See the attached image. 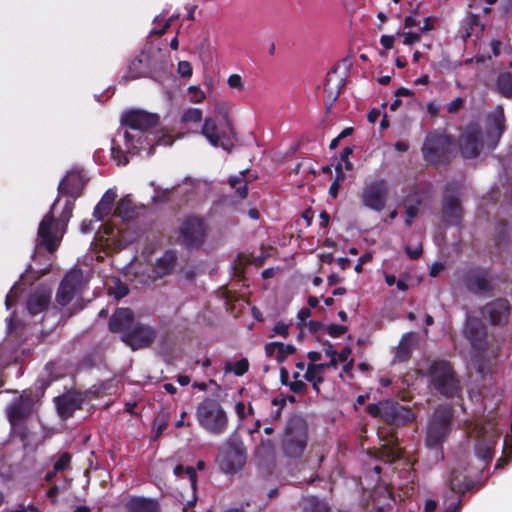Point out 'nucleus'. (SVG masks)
Masks as SVG:
<instances>
[{
  "label": "nucleus",
  "instance_id": "nucleus-53",
  "mask_svg": "<svg viewBox=\"0 0 512 512\" xmlns=\"http://www.w3.org/2000/svg\"><path fill=\"white\" fill-rule=\"evenodd\" d=\"M311 316L310 309L302 308L299 310L297 318L300 325H305L308 318Z\"/></svg>",
  "mask_w": 512,
  "mask_h": 512
},
{
  "label": "nucleus",
  "instance_id": "nucleus-14",
  "mask_svg": "<svg viewBox=\"0 0 512 512\" xmlns=\"http://www.w3.org/2000/svg\"><path fill=\"white\" fill-rule=\"evenodd\" d=\"M306 440V432L302 426L295 431L289 428L283 439L285 453L291 457L301 455L306 447Z\"/></svg>",
  "mask_w": 512,
  "mask_h": 512
},
{
  "label": "nucleus",
  "instance_id": "nucleus-59",
  "mask_svg": "<svg viewBox=\"0 0 512 512\" xmlns=\"http://www.w3.org/2000/svg\"><path fill=\"white\" fill-rule=\"evenodd\" d=\"M502 43L499 40H492L490 43V47L492 50V56L496 57L500 53V47Z\"/></svg>",
  "mask_w": 512,
  "mask_h": 512
},
{
  "label": "nucleus",
  "instance_id": "nucleus-6",
  "mask_svg": "<svg viewBox=\"0 0 512 512\" xmlns=\"http://www.w3.org/2000/svg\"><path fill=\"white\" fill-rule=\"evenodd\" d=\"M245 462L246 453L243 443L235 437L229 438L217 457L219 468L225 473H234L240 470Z\"/></svg>",
  "mask_w": 512,
  "mask_h": 512
},
{
  "label": "nucleus",
  "instance_id": "nucleus-63",
  "mask_svg": "<svg viewBox=\"0 0 512 512\" xmlns=\"http://www.w3.org/2000/svg\"><path fill=\"white\" fill-rule=\"evenodd\" d=\"M380 116V111L378 109H372L368 113V121L372 124H374Z\"/></svg>",
  "mask_w": 512,
  "mask_h": 512
},
{
  "label": "nucleus",
  "instance_id": "nucleus-43",
  "mask_svg": "<svg viewBox=\"0 0 512 512\" xmlns=\"http://www.w3.org/2000/svg\"><path fill=\"white\" fill-rule=\"evenodd\" d=\"M351 354H352V350H351V348L349 346H345L339 353H337V358H338L339 362H343V363L348 362L344 366L345 370H347L349 368V366H351V364L353 362V360L350 359Z\"/></svg>",
  "mask_w": 512,
  "mask_h": 512
},
{
  "label": "nucleus",
  "instance_id": "nucleus-3",
  "mask_svg": "<svg viewBox=\"0 0 512 512\" xmlns=\"http://www.w3.org/2000/svg\"><path fill=\"white\" fill-rule=\"evenodd\" d=\"M57 203L58 201H55L51 210L43 217L37 232L38 245L45 247L49 252H53L60 244L73 210V204L66 201L61 215L55 220L53 211Z\"/></svg>",
  "mask_w": 512,
  "mask_h": 512
},
{
  "label": "nucleus",
  "instance_id": "nucleus-9",
  "mask_svg": "<svg viewBox=\"0 0 512 512\" xmlns=\"http://www.w3.org/2000/svg\"><path fill=\"white\" fill-rule=\"evenodd\" d=\"M430 376L436 389L446 396H453L459 389L458 381L445 361L434 362L430 368Z\"/></svg>",
  "mask_w": 512,
  "mask_h": 512
},
{
  "label": "nucleus",
  "instance_id": "nucleus-64",
  "mask_svg": "<svg viewBox=\"0 0 512 512\" xmlns=\"http://www.w3.org/2000/svg\"><path fill=\"white\" fill-rule=\"evenodd\" d=\"M345 167L346 170H351L352 164L349 162L348 159H341V162L336 166V171L340 172L342 170V167Z\"/></svg>",
  "mask_w": 512,
  "mask_h": 512
},
{
  "label": "nucleus",
  "instance_id": "nucleus-8",
  "mask_svg": "<svg viewBox=\"0 0 512 512\" xmlns=\"http://www.w3.org/2000/svg\"><path fill=\"white\" fill-rule=\"evenodd\" d=\"M451 138L444 132L434 131L427 135L422 151L426 161L437 164L450 151Z\"/></svg>",
  "mask_w": 512,
  "mask_h": 512
},
{
  "label": "nucleus",
  "instance_id": "nucleus-41",
  "mask_svg": "<svg viewBox=\"0 0 512 512\" xmlns=\"http://www.w3.org/2000/svg\"><path fill=\"white\" fill-rule=\"evenodd\" d=\"M71 457L68 453H62L54 463V471L61 472L69 467Z\"/></svg>",
  "mask_w": 512,
  "mask_h": 512
},
{
  "label": "nucleus",
  "instance_id": "nucleus-49",
  "mask_svg": "<svg viewBox=\"0 0 512 512\" xmlns=\"http://www.w3.org/2000/svg\"><path fill=\"white\" fill-rule=\"evenodd\" d=\"M403 44L405 45H413L420 41V34L414 32H403Z\"/></svg>",
  "mask_w": 512,
  "mask_h": 512
},
{
  "label": "nucleus",
  "instance_id": "nucleus-2",
  "mask_svg": "<svg viewBox=\"0 0 512 512\" xmlns=\"http://www.w3.org/2000/svg\"><path fill=\"white\" fill-rule=\"evenodd\" d=\"M505 129L504 110L497 106L486 118V134L483 136L476 124L467 127L460 142V149L463 157H476L484 148L493 150Z\"/></svg>",
  "mask_w": 512,
  "mask_h": 512
},
{
  "label": "nucleus",
  "instance_id": "nucleus-32",
  "mask_svg": "<svg viewBox=\"0 0 512 512\" xmlns=\"http://www.w3.org/2000/svg\"><path fill=\"white\" fill-rule=\"evenodd\" d=\"M449 483L451 490L457 493H463L470 488V483L467 480V477L463 476L461 473L453 472Z\"/></svg>",
  "mask_w": 512,
  "mask_h": 512
},
{
  "label": "nucleus",
  "instance_id": "nucleus-48",
  "mask_svg": "<svg viewBox=\"0 0 512 512\" xmlns=\"http://www.w3.org/2000/svg\"><path fill=\"white\" fill-rule=\"evenodd\" d=\"M177 71L182 77H190L192 75V66L188 61H180Z\"/></svg>",
  "mask_w": 512,
  "mask_h": 512
},
{
  "label": "nucleus",
  "instance_id": "nucleus-5",
  "mask_svg": "<svg viewBox=\"0 0 512 512\" xmlns=\"http://www.w3.org/2000/svg\"><path fill=\"white\" fill-rule=\"evenodd\" d=\"M452 417V410L449 406L437 409L431 418L426 432V445L435 450V457L441 456L439 448L449 433V425Z\"/></svg>",
  "mask_w": 512,
  "mask_h": 512
},
{
  "label": "nucleus",
  "instance_id": "nucleus-57",
  "mask_svg": "<svg viewBox=\"0 0 512 512\" xmlns=\"http://www.w3.org/2000/svg\"><path fill=\"white\" fill-rule=\"evenodd\" d=\"M426 108H427V112H428V114H429V115H431L432 117L437 116V115H438V113H439V110H440L439 105H437V104H436L435 102H433V101L428 102V104H427V107H426Z\"/></svg>",
  "mask_w": 512,
  "mask_h": 512
},
{
  "label": "nucleus",
  "instance_id": "nucleus-40",
  "mask_svg": "<svg viewBox=\"0 0 512 512\" xmlns=\"http://www.w3.org/2000/svg\"><path fill=\"white\" fill-rule=\"evenodd\" d=\"M227 85L230 89L241 93L245 90V83L239 74H231L227 79Z\"/></svg>",
  "mask_w": 512,
  "mask_h": 512
},
{
  "label": "nucleus",
  "instance_id": "nucleus-44",
  "mask_svg": "<svg viewBox=\"0 0 512 512\" xmlns=\"http://www.w3.org/2000/svg\"><path fill=\"white\" fill-rule=\"evenodd\" d=\"M8 417L12 425H14L17 421L22 418V414L20 412V403L15 402L8 409Z\"/></svg>",
  "mask_w": 512,
  "mask_h": 512
},
{
  "label": "nucleus",
  "instance_id": "nucleus-37",
  "mask_svg": "<svg viewBox=\"0 0 512 512\" xmlns=\"http://www.w3.org/2000/svg\"><path fill=\"white\" fill-rule=\"evenodd\" d=\"M203 113L199 108L189 107L185 109L181 116L182 123H199L202 120Z\"/></svg>",
  "mask_w": 512,
  "mask_h": 512
},
{
  "label": "nucleus",
  "instance_id": "nucleus-42",
  "mask_svg": "<svg viewBox=\"0 0 512 512\" xmlns=\"http://www.w3.org/2000/svg\"><path fill=\"white\" fill-rule=\"evenodd\" d=\"M400 456V450L397 447H390L384 445L381 451V457L386 458L387 461L392 462Z\"/></svg>",
  "mask_w": 512,
  "mask_h": 512
},
{
  "label": "nucleus",
  "instance_id": "nucleus-26",
  "mask_svg": "<svg viewBox=\"0 0 512 512\" xmlns=\"http://www.w3.org/2000/svg\"><path fill=\"white\" fill-rule=\"evenodd\" d=\"M176 256L173 252L167 251L155 263L153 268L154 276L151 281L156 280L170 273L175 265Z\"/></svg>",
  "mask_w": 512,
  "mask_h": 512
},
{
  "label": "nucleus",
  "instance_id": "nucleus-18",
  "mask_svg": "<svg viewBox=\"0 0 512 512\" xmlns=\"http://www.w3.org/2000/svg\"><path fill=\"white\" fill-rule=\"evenodd\" d=\"M51 298V292L46 289L34 291L27 300V309L31 315H36L44 311Z\"/></svg>",
  "mask_w": 512,
  "mask_h": 512
},
{
  "label": "nucleus",
  "instance_id": "nucleus-24",
  "mask_svg": "<svg viewBox=\"0 0 512 512\" xmlns=\"http://www.w3.org/2000/svg\"><path fill=\"white\" fill-rule=\"evenodd\" d=\"M128 512H159L158 502L143 497H132L126 503Z\"/></svg>",
  "mask_w": 512,
  "mask_h": 512
},
{
  "label": "nucleus",
  "instance_id": "nucleus-13",
  "mask_svg": "<svg viewBox=\"0 0 512 512\" xmlns=\"http://www.w3.org/2000/svg\"><path fill=\"white\" fill-rule=\"evenodd\" d=\"M181 236L188 246L202 243L205 236V225L200 218H188L181 227Z\"/></svg>",
  "mask_w": 512,
  "mask_h": 512
},
{
  "label": "nucleus",
  "instance_id": "nucleus-7",
  "mask_svg": "<svg viewBox=\"0 0 512 512\" xmlns=\"http://www.w3.org/2000/svg\"><path fill=\"white\" fill-rule=\"evenodd\" d=\"M388 195V182L385 179H374L363 187L361 202L366 208L380 212L386 207Z\"/></svg>",
  "mask_w": 512,
  "mask_h": 512
},
{
  "label": "nucleus",
  "instance_id": "nucleus-25",
  "mask_svg": "<svg viewBox=\"0 0 512 512\" xmlns=\"http://www.w3.org/2000/svg\"><path fill=\"white\" fill-rule=\"evenodd\" d=\"M117 197L115 189L107 190L94 209V217L97 221L103 220L112 210V205Z\"/></svg>",
  "mask_w": 512,
  "mask_h": 512
},
{
  "label": "nucleus",
  "instance_id": "nucleus-34",
  "mask_svg": "<svg viewBox=\"0 0 512 512\" xmlns=\"http://www.w3.org/2000/svg\"><path fill=\"white\" fill-rule=\"evenodd\" d=\"M497 87L505 97L512 98V75L510 73L500 74L497 80Z\"/></svg>",
  "mask_w": 512,
  "mask_h": 512
},
{
  "label": "nucleus",
  "instance_id": "nucleus-46",
  "mask_svg": "<svg viewBox=\"0 0 512 512\" xmlns=\"http://www.w3.org/2000/svg\"><path fill=\"white\" fill-rule=\"evenodd\" d=\"M418 214V204L416 205H409L406 207L405 210V224L407 226H410L414 220V218Z\"/></svg>",
  "mask_w": 512,
  "mask_h": 512
},
{
  "label": "nucleus",
  "instance_id": "nucleus-35",
  "mask_svg": "<svg viewBox=\"0 0 512 512\" xmlns=\"http://www.w3.org/2000/svg\"><path fill=\"white\" fill-rule=\"evenodd\" d=\"M78 182V176L77 175H69L66 178H64L60 184H59V191L60 193L68 194L72 197L78 195L79 189L72 187L74 183Z\"/></svg>",
  "mask_w": 512,
  "mask_h": 512
},
{
  "label": "nucleus",
  "instance_id": "nucleus-45",
  "mask_svg": "<svg viewBox=\"0 0 512 512\" xmlns=\"http://www.w3.org/2000/svg\"><path fill=\"white\" fill-rule=\"evenodd\" d=\"M294 381L289 384L291 391L301 393L306 389V384L300 379L299 373H294Z\"/></svg>",
  "mask_w": 512,
  "mask_h": 512
},
{
  "label": "nucleus",
  "instance_id": "nucleus-19",
  "mask_svg": "<svg viewBox=\"0 0 512 512\" xmlns=\"http://www.w3.org/2000/svg\"><path fill=\"white\" fill-rule=\"evenodd\" d=\"M397 403L394 401L386 400L375 404H371L368 407V411L372 417L381 418L385 422L391 423L393 416L396 413Z\"/></svg>",
  "mask_w": 512,
  "mask_h": 512
},
{
  "label": "nucleus",
  "instance_id": "nucleus-16",
  "mask_svg": "<svg viewBox=\"0 0 512 512\" xmlns=\"http://www.w3.org/2000/svg\"><path fill=\"white\" fill-rule=\"evenodd\" d=\"M464 334L475 349H480L486 343V331L482 322L474 317L467 319Z\"/></svg>",
  "mask_w": 512,
  "mask_h": 512
},
{
  "label": "nucleus",
  "instance_id": "nucleus-17",
  "mask_svg": "<svg viewBox=\"0 0 512 512\" xmlns=\"http://www.w3.org/2000/svg\"><path fill=\"white\" fill-rule=\"evenodd\" d=\"M133 327V314L128 308L118 309L109 321V329L112 332H123L125 334Z\"/></svg>",
  "mask_w": 512,
  "mask_h": 512
},
{
  "label": "nucleus",
  "instance_id": "nucleus-33",
  "mask_svg": "<svg viewBox=\"0 0 512 512\" xmlns=\"http://www.w3.org/2000/svg\"><path fill=\"white\" fill-rule=\"evenodd\" d=\"M245 171L240 172L237 176H232L229 179V183L233 189H235L236 194L240 198H245L247 196V182L244 181Z\"/></svg>",
  "mask_w": 512,
  "mask_h": 512
},
{
  "label": "nucleus",
  "instance_id": "nucleus-56",
  "mask_svg": "<svg viewBox=\"0 0 512 512\" xmlns=\"http://www.w3.org/2000/svg\"><path fill=\"white\" fill-rule=\"evenodd\" d=\"M185 473L187 474L189 480H190V485L193 489H195L196 487V481H197V474H196V471L194 468L192 467H188L185 469Z\"/></svg>",
  "mask_w": 512,
  "mask_h": 512
},
{
  "label": "nucleus",
  "instance_id": "nucleus-23",
  "mask_svg": "<svg viewBox=\"0 0 512 512\" xmlns=\"http://www.w3.org/2000/svg\"><path fill=\"white\" fill-rule=\"evenodd\" d=\"M466 286L469 291L481 294L489 290L490 284L487 274L480 271L471 272L466 279Z\"/></svg>",
  "mask_w": 512,
  "mask_h": 512
},
{
  "label": "nucleus",
  "instance_id": "nucleus-11",
  "mask_svg": "<svg viewBox=\"0 0 512 512\" xmlns=\"http://www.w3.org/2000/svg\"><path fill=\"white\" fill-rule=\"evenodd\" d=\"M155 339V331L144 325H135L129 332L122 335V340L133 350L149 346Z\"/></svg>",
  "mask_w": 512,
  "mask_h": 512
},
{
  "label": "nucleus",
  "instance_id": "nucleus-54",
  "mask_svg": "<svg viewBox=\"0 0 512 512\" xmlns=\"http://www.w3.org/2000/svg\"><path fill=\"white\" fill-rule=\"evenodd\" d=\"M343 179V176L338 175L335 181L331 184L329 188V193L333 198H336L338 195L339 187H340V180Z\"/></svg>",
  "mask_w": 512,
  "mask_h": 512
},
{
  "label": "nucleus",
  "instance_id": "nucleus-36",
  "mask_svg": "<svg viewBox=\"0 0 512 512\" xmlns=\"http://www.w3.org/2000/svg\"><path fill=\"white\" fill-rule=\"evenodd\" d=\"M395 410L396 413H394L395 415L393 416L391 423L399 424L413 421L414 415L409 408L401 406L397 403V409Z\"/></svg>",
  "mask_w": 512,
  "mask_h": 512
},
{
  "label": "nucleus",
  "instance_id": "nucleus-29",
  "mask_svg": "<svg viewBox=\"0 0 512 512\" xmlns=\"http://www.w3.org/2000/svg\"><path fill=\"white\" fill-rule=\"evenodd\" d=\"M444 213L451 222L457 221L461 217V207L458 199L454 197L445 198Z\"/></svg>",
  "mask_w": 512,
  "mask_h": 512
},
{
  "label": "nucleus",
  "instance_id": "nucleus-30",
  "mask_svg": "<svg viewBox=\"0 0 512 512\" xmlns=\"http://www.w3.org/2000/svg\"><path fill=\"white\" fill-rule=\"evenodd\" d=\"M146 60L144 56H139L131 61L128 68L129 78L136 79L142 77L146 73Z\"/></svg>",
  "mask_w": 512,
  "mask_h": 512
},
{
  "label": "nucleus",
  "instance_id": "nucleus-62",
  "mask_svg": "<svg viewBox=\"0 0 512 512\" xmlns=\"http://www.w3.org/2000/svg\"><path fill=\"white\" fill-rule=\"evenodd\" d=\"M310 363H318L321 360V353L317 351H310L307 354Z\"/></svg>",
  "mask_w": 512,
  "mask_h": 512
},
{
  "label": "nucleus",
  "instance_id": "nucleus-51",
  "mask_svg": "<svg viewBox=\"0 0 512 512\" xmlns=\"http://www.w3.org/2000/svg\"><path fill=\"white\" fill-rule=\"evenodd\" d=\"M487 5L481 6L482 0H474L473 4L470 5L471 8L477 9L478 7L481 9L483 14H488L490 12L489 5L496 2V0H484Z\"/></svg>",
  "mask_w": 512,
  "mask_h": 512
},
{
  "label": "nucleus",
  "instance_id": "nucleus-4",
  "mask_svg": "<svg viewBox=\"0 0 512 512\" xmlns=\"http://www.w3.org/2000/svg\"><path fill=\"white\" fill-rule=\"evenodd\" d=\"M196 419L200 427L212 434L226 430L228 417L221 404L211 398L204 399L196 408Z\"/></svg>",
  "mask_w": 512,
  "mask_h": 512
},
{
  "label": "nucleus",
  "instance_id": "nucleus-28",
  "mask_svg": "<svg viewBox=\"0 0 512 512\" xmlns=\"http://www.w3.org/2000/svg\"><path fill=\"white\" fill-rule=\"evenodd\" d=\"M114 213L123 220H131L135 216L136 211L132 201L124 197L117 203Z\"/></svg>",
  "mask_w": 512,
  "mask_h": 512
},
{
  "label": "nucleus",
  "instance_id": "nucleus-12",
  "mask_svg": "<svg viewBox=\"0 0 512 512\" xmlns=\"http://www.w3.org/2000/svg\"><path fill=\"white\" fill-rule=\"evenodd\" d=\"M81 273L79 271L69 272L63 279L56 300L58 304L65 306L69 304L75 295L80 291Z\"/></svg>",
  "mask_w": 512,
  "mask_h": 512
},
{
  "label": "nucleus",
  "instance_id": "nucleus-10",
  "mask_svg": "<svg viewBox=\"0 0 512 512\" xmlns=\"http://www.w3.org/2000/svg\"><path fill=\"white\" fill-rule=\"evenodd\" d=\"M477 443L475 446L476 455L485 462L493 458V449L498 438V433L493 426L489 428L480 427L477 430Z\"/></svg>",
  "mask_w": 512,
  "mask_h": 512
},
{
  "label": "nucleus",
  "instance_id": "nucleus-15",
  "mask_svg": "<svg viewBox=\"0 0 512 512\" xmlns=\"http://www.w3.org/2000/svg\"><path fill=\"white\" fill-rule=\"evenodd\" d=\"M508 314L509 303L503 299L488 303L482 310L483 317L487 318L492 325H500L506 322Z\"/></svg>",
  "mask_w": 512,
  "mask_h": 512
},
{
  "label": "nucleus",
  "instance_id": "nucleus-38",
  "mask_svg": "<svg viewBox=\"0 0 512 512\" xmlns=\"http://www.w3.org/2000/svg\"><path fill=\"white\" fill-rule=\"evenodd\" d=\"M249 363L246 359H240L234 363H227L225 365L226 372H233L237 376L243 375L247 372Z\"/></svg>",
  "mask_w": 512,
  "mask_h": 512
},
{
  "label": "nucleus",
  "instance_id": "nucleus-60",
  "mask_svg": "<svg viewBox=\"0 0 512 512\" xmlns=\"http://www.w3.org/2000/svg\"><path fill=\"white\" fill-rule=\"evenodd\" d=\"M406 252L408 253V255L415 259L417 257H419L421 255V252H422V248L420 245H418L417 247H415L414 249H411L410 247H407L406 248Z\"/></svg>",
  "mask_w": 512,
  "mask_h": 512
},
{
  "label": "nucleus",
  "instance_id": "nucleus-20",
  "mask_svg": "<svg viewBox=\"0 0 512 512\" xmlns=\"http://www.w3.org/2000/svg\"><path fill=\"white\" fill-rule=\"evenodd\" d=\"M82 400L76 394H65L56 399V406L63 418L70 417L73 412L81 407Z\"/></svg>",
  "mask_w": 512,
  "mask_h": 512
},
{
  "label": "nucleus",
  "instance_id": "nucleus-1",
  "mask_svg": "<svg viewBox=\"0 0 512 512\" xmlns=\"http://www.w3.org/2000/svg\"><path fill=\"white\" fill-rule=\"evenodd\" d=\"M158 117L142 110H130L121 117L123 133H118L112 140L111 157L119 166L128 163L126 154H136L146 148L147 130L155 126Z\"/></svg>",
  "mask_w": 512,
  "mask_h": 512
},
{
  "label": "nucleus",
  "instance_id": "nucleus-58",
  "mask_svg": "<svg viewBox=\"0 0 512 512\" xmlns=\"http://www.w3.org/2000/svg\"><path fill=\"white\" fill-rule=\"evenodd\" d=\"M116 299H120L128 294V288L124 285H119L116 291L112 292Z\"/></svg>",
  "mask_w": 512,
  "mask_h": 512
},
{
  "label": "nucleus",
  "instance_id": "nucleus-61",
  "mask_svg": "<svg viewBox=\"0 0 512 512\" xmlns=\"http://www.w3.org/2000/svg\"><path fill=\"white\" fill-rule=\"evenodd\" d=\"M437 507V503L435 500L427 499L424 504L425 512H433Z\"/></svg>",
  "mask_w": 512,
  "mask_h": 512
},
{
  "label": "nucleus",
  "instance_id": "nucleus-55",
  "mask_svg": "<svg viewBox=\"0 0 512 512\" xmlns=\"http://www.w3.org/2000/svg\"><path fill=\"white\" fill-rule=\"evenodd\" d=\"M380 42L385 49H391L393 48L394 45V36L382 35L380 38Z\"/></svg>",
  "mask_w": 512,
  "mask_h": 512
},
{
  "label": "nucleus",
  "instance_id": "nucleus-39",
  "mask_svg": "<svg viewBox=\"0 0 512 512\" xmlns=\"http://www.w3.org/2000/svg\"><path fill=\"white\" fill-rule=\"evenodd\" d=\"M188 93L190 95V102L194 104L202 103L205 98V92L200 88V86L192 85L188 87Z\"/></svg>",
  "mask_w": 512,
  "mask_h": 512
},
{
  "label": "nucleus",
  "instance_id": "nucleus-47",
  "mask_svg": "<svg viewBox=\"0 0 512 512\" xmlns=\"http://www.w3.org/2000/svg\"><path fill=\"white\" fill-rule=\"evenodd\" d=\"M503 453L505 454V457L498 460L496 468L502 467L505 463L508 462L509 458L512 456V444L510 447L508 440H505Z\"/></svg>",
  "mask_w": 512,
  "mask_h": 512
},
{
  "label": "nucleus",
  "instance_id": "nucleus-21",
  "mask_svg": "<svg viewBox=\"0 0 512 512\" xmlns=\"http://www.w3.org/2000/svg\"><path fill=\"white\" fill-rule=\"evenodd\" d=\"M264 350L268 357L274 358L278 362H283L290 355L295 353L296 348L291 344L270 342L265 345Z\"/></svg>",
  "mask_w": 512,
  "mask_h": 512
},
{
  "label": "nucleus",
  "instance_id": "nucleus-27",
  "mask_svg": "<svg viewBox=\"0 0 512 512\" xmlns=\"http://www.w3.org/2000/svg\"><path fill=\"white\" fill-rule=\"evenodd\" d=\"M325 373V365L322 363H309L307 365L304 379L312 383L313 389L319 393L318 385L323 382Z\"/></svg>",
  "mask_w": 512,
  "mask_h": 512
},
{
  "label": "nucleus",
  "instance_id": "nucleus-50",
  "mask_svg": "<svg viewBox=\"0 0 512 512\" xmlns=\"http://www.w3.org/2000/svg\"><path fill=\"white\" fill-rule=\"evenodd\" d=\"M288 330H289V325L283 321L276 323L275 326L273 327L274 335H279L284 338H286L288 336Z\"/></svg>",
  "mask_w": 512,
  "mask_h": 512
},
{
  "label": "nucleus",
  "instance_id": "nucleus-31",
  "mask_svg": "<svg viewBox=\"0 0 512 512\" xmlns=\"http://www.w3.org/2000/svg\"><path fill=\"white\" fill-rule=\"evenodd\" d=\"M303 512H329L327 505L314 496L303 500Z\"/></svg>",
  "mask_w": 512,
  "mask_h": 512
},
{
  "label": "nucleus",
  "instance_id": "nucleus-22",
  "mask_svg": "<svg viewBox=\"0 0 512 512\" xmlns=\"http://www.w3.org/2000/svg\"><path fill=\"white\" fill-rule=\"evenodd\" d=\"M201 134L212 146L218 147L221 144L224 149H227V147L221 143L222 134L220 133L217 123L213 118H205L201 128Z\"/></svg>",
  "mask_w": 512,
  "mask_h": 512
},
{
  "label": "nucleus",
  "instance_id": "nucleus-52",
  "mask_svg": "<svg viewBox=\"0 0 512 512\" xmlns=\"http://www.w3.org/2000/svg\"><path fill=\"white\" fill-rule=\"evenodd\" d=\"M463 98L458 97L447 104L446 109L449 113H456L462 108Z\"/></svg>",
  "mask_w": 512,
  "mask_h": 512
}]
</instances>
